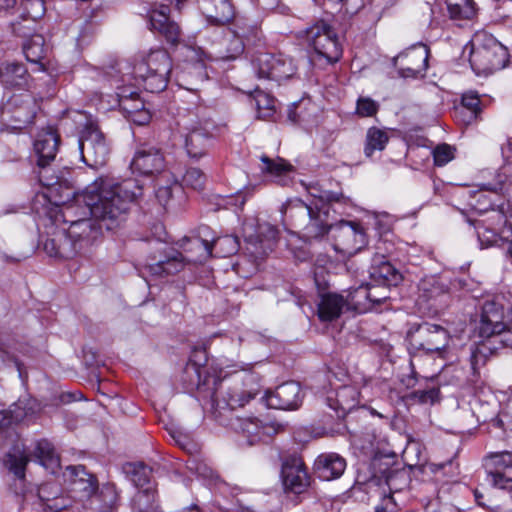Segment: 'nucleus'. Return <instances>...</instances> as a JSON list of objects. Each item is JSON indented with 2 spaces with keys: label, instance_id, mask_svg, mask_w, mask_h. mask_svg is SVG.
Instances as JSON below:
<instances>
[{
  "label": "nucleus",
  "instance_id": "43",
  "mask_svg": "<svg viewBox=\"0 0 512 512\" xmlns=\"http://www.w3.org/2000/svg\"><path fill=\"white\" fill-rule=\"evenodd\" d=\"M261 172L272 177H280L291 172L293 166L282 158L271 159L266 155L260 157Z\"/></svg>",
  "mask_w": 512,
  "mask_h": 512
},
{
  "label": "nucleus",
  "instance_id": "53",
  "mask_svg": "<svg viewBox=\"0 0 512 512\" xmlns=\"http://www.w3.org/2000/svg\"><path fill=\"white\" fill-rule=\"evenodd\" d=\"M453 157V150L448 144L438 145L433 150L434 163L437 166L446 165Z\"/></svg>",
  "mask_w": 512,
  "mask_h": 512
},
{
  "label": "nucleus",
  "instance_id": "59",
  "mask_svg": "<svg viewBox=\"0 0 512 512\" xmlns=\"http://www.w3.org/2000/svg\"><path fill=\"white\" fill-rule=\"evenodd\" d=\"M129 120L132 122L138 124V125H144L149 122L150 120V113L148 110L145 109V107L137 112L133 117H131Z\"/></svg>",
  "mask_w": 512,
  "mask_h": 512
},
{
  "label": "nucleus",
  "instance_id": "49",
  "mask_svg": "<svg viewBox=\"0 0 512 512\" xmlns=\"http://www.w3.org/2000/svg\"><path fill=\"white\" fill-rule=\"evenodd\" d=\"M182 183L195 190H200L204 186L205 175L198 168H189L182 177Z\"/></svg>",
  "mask_w": 512,
  "mask_h": 512
},
{
  "label": "nucleus",
  "instance_id": "7",
  "mask_svg": "<svg viewBox=\"0 0 512 512\" xmlns=\"http://www.w3.org/2000/svg\"><path fill=\"white\" fill-rule=\"evenodd\" d=\"M281 212L284 220L290 221L294 226L300 225L308 219L304 227L305 236L316 239L324 236L329 230H335V226L328 224L319 211H314L300 199H295L283 205Z\"/></svg>",
  "mask_w": 512,
  "mask_h": 512
},
{
  "label": "nucleus",
  "instance_id": "58",
  "mask_svg": "<svg viewBox=\"0 0 512 512\" xmlns=\"http://www.w3.org/2000/svg\"><path fill=\"white\" fill-rule=\"evenodd\" d=\"M156 199L163 206L166 207L172 197V188L169 186L158 187L155 192Z\"/></svg>",
  "mask_w": 512,
  "mask_h": 512
},
{
  "label": "nucleus",
  "instance_id": "56",
  "mask_svg": "<svg viewBox=\"0 0 512 512\" xmlns=\"http://www.w3.org/2000/svg\"><path fill=\"white\" fill-rule=\"evenodd\" d=\"M43 249L49 256L60 257L59 236L47 238L43 243Z\"/></svg>",
  "mask_w": 512,
  "mask_h": 512
},
{
  "label": "nucleus",
  "instance_id": "60",
  "mask_svg": "<svg viewBox=\"0 0 512 512\" xmlns=\"http://www.w3.org/2000/svg\"><path fill=\"white\" fill-rule=\"evenodd\" d=\"M122 94H126L127 99H132L133 97L138 96V92L134 88L125 87V86L119 87L118 91H117L119 105L122 104V99H123Z\"/></svg>",
  "mask_w": 512,
  "mask_h": 512
},
{
  "label": "nucleus",
  "instance_id": "6",
  "mask_svg": "<svg viewBox=\"0 0 512 512\" xmlns=\"http://www.w3.org/2000/svg\"><path fill=\"white\" fill-rule=\"evenodd\" d=\"M476 209L485 214L483 219L471 221L482 248L498 245L500 241H509L512 238V222L505 214L503 204L497 208L479 207Z\"/></svg>",
  "mask_w": 512,
  "mask_h": 512
},
{
  "label": "nucleus",
  "instance_id": "9",
  "mask_svg": "<svg viewBox=\"0 0 512 512\" xmlns=\"http://www.w3.org/2000/svg\"><path fill=\"white\" fill-rule=\"evenodd\" d=\"M252 67L259 79L281 82L293 78L298 71L296 60L285 54L259 53L252 60Z\"/></svg>",
  "mask_w": 512,
  "mask_h": 512
},
{
  "label": "nucleus",
  "instance_id": "39",
  "mask_svg": "<svg viewBox=\"0 0 512 512\" xmlns=\"http://www.w3.org/2000/svg\"><path fill=\"white\" fill-rule=\"evenodd\" d=\"M23 52L27 59V61L35 64H40L41 69H43V65L41 64V60L45 56V40L44 37L40 34L32 35L24 44H23Z\"/></svg>",
  "mask_w": 512,
  "mask_h": 512
},
{
  "label": "nucleus",
  "instance_id": "20",
  "mask_svg": "<svg viewBox=\"0 0 512 512\" xmlns=\"http://www.w3.org/2000/svg\"><path fill=\"white\" fill-rule=\"evenodd\" d=\"M267 405L270 408L292 410L299 407L302 401L301 387L294 381L279 385L273 392L266 394Z\"/></svg>",
  "mask_w": 512,
  "mask_h": 512
},
{
  "label": "nucleus",
  "instance_id": "47",
  "mask_svg": "<svg viewBox=\"0 0 512 512\" xmlns=\"http://www.w3.org/2000/svg\"><path fill=\"white\" fill-rule=\"evenodd\" d=\"M462 109L467 110V123H470L477 119L478 114L481 111L480 98L477 92L468 91L462 96Z\"/></svg>",
  "mask_w": 512,
  "mask_h": 512
},
{
  "label": "nucleus",
  "instance_id": "32",
  "mask_svg": "<svg viewBox=\"0 0 512 512\" xmlns=\"http://www.w3.org/2000/svg\"><path fill=\"white\" fill-rule=\"evenodd\" d=\"M38 496L45 512H62L71 505V500L60 494L56 483L42 484L38 489Z\"/></svg>",
  "mask_w": 512,
  "mask_h": 512
},
{
  "label": "nucleus",
  "instance_id": "33",
  "mask_svg": "<svg viewBox=\"0 0 512 512\" xmlns=\"http://www.w3.org/2000/svg\"><path fill=\"white\" fill-rule=\"evenodd\" d=\"M185 147L191 158H200L206 153L210 140L209 131L200 124L195 123L187 127Z\"/></svg>",
  "mask_w": 512,
  "mask_h": 512
},
{
  "label": "nucleus",
  "instance_id": "16",
  "mask_svg": "<svg viewBox=\"0 0 512 512\" xmlns=\"http://www.w3.org/2000/svg\"><path fill=\"white\" fill-rule=\"evenodd\" d=\"M64 477L73 498L81 503L100 488L96 475L87 471L82 465L66 467Z\"/></svg>",
  "mask_w": 512,
  "mask_h": 512
},
{
  "label": "nucleus",
  "instance_id": "12",
  "mask_svg": "<svg viewBox=\"0 0 512 512\" xmlns=\"http://www.w3.org/2000/svg\"><path fill=\"white\" fill-rule=\"evenodd\" d=\"M259 393V386L256 377L252 374L246 375L244 381L234 382L226 389L215 391L213 402L218 409L229 408L234 410L243 407Z\"/></svg>",
  "mask_w": 512,
  "mask_h": 512
},
{
  "label": "nucleus",
  "instance_id": "27",
  "mask_svg": "<svg viewBox=\"0 0 512 512\" xmlns=\"http://www.w3.org/2000/svg\"><path fill=\"white\" fill-rule=\"evenodd\" d=\"M317 476L324 481L338 479L346 469V460L337 453H323L314 463Z\"/></svg>",
  "mask_w": 512,
  "mask_h": 512
},
{
  "label": "nucleus",
  "instance_id": "3",
  "mask_svg": "<svg viewBox=\"0 0 512 512\" xmlns=\"http://www.w3.org/2000/svg\"><path fill=\"white\" fill-rule=\"evenodd\" d=\"M172 70V60L163 48L151 49L140 55L133 66V76L144 89L159 93L167 87Z\"/></svg>",
  "mask_w": 512,
  "mask_h": 512
},
{
  "label": "nucleus",
  "instance_id": "42",
  "mask_svg": "<svg viewBox=\"0 0 512 512\" xmlns=\"http://www.w3.org/2000/svg\"><path fill=\"white\" fill-rule=\"evenodd\" d=\"M507 152L512 153V142L507 144ZM512 176V161L507 162L502 166L500 172L496 176V180L494 182H487L481 184V189L486 191H491L494 193L504 194L508 192V186L506 185L504 179H508V177Z\"/></svg>",
  "mask_w": 512,
  "mask_h": 512
},
{
  "label": "nucleus",
  "instance_id": "37",
  "mask_svg": "<svg viewBox=\"0 0 512 512\" xmlns=\"http://www.w3.org/2000/svg\"><path fill=\"white\" fill-rule=\"evenodd\" d=\"M230 427L237 433H242L248 437L250 444H254L258 439L263 427L259 420L253 417L242 418L235 416L230 418Z\"/></svg>",
  "mask_w": 512,
  "mask_h": 512
},
{
  "label": "nucleus",
  "instance_id": "44",
  "mask_svg": "<svg viewBox=\"0 0 512 512\" xmlns=\"http://www.w3.org/2000/svg\"><path fill=\"white\" fill-rule=\"evenodd\" d=\"M28 462V454L18 447H14L7 455L8 468L19 479H23L25 477V468Z\"/></svg>",
  "mask_w": 512,
  "mask_h": 512
},
{
  "label": "nucleus",
  "instance_id": "5",
  "mask_svg": "<svg viewBox=\"0 0 512 512\" xmlns=\"http://www.w3.org/2000/svg\"><path fill=\"white\" fill-rule=\"evenodd\" d=\"M306 40L313 49L310 57L314 65L326 66L336 63L342 55L337 33L324 20H319L304 31Z\"/></svg>",
  "mask_w": 512,
  "mask_h": 512
},
{
  "label": "nucleus",
  "instance_id": "24",
  "mask_svg": "<svg viewBox=\"0 0 512 512\" xmlns=\"http://www.w3.org/2000/svg\"><path fill=\"white\" fill-rule=\"evenodd\" d=\"M117 501L118 492L115 485L105 483L81 504L86 512H113Z\"/></svg>",
  "mask_w": 512,
  "mask_h": 512
},
{
  "label": "nucleus",
  "instance_id": "10",
  "mask_svg": "<svg viewBox=\"0 0 512 512\" xmlns=\"http://www.w3.org/2000/svg\"><path fill=\"white\" fill-rule=\"evenodd\" d=\"M98 230L92 219L72 220L66 234L59 235L61 258H72L88 248L96 238Z\"/></svg>",
  "mask_w": 512,
  "mask_h": 512
},
{
  "label": "nucleus",
  "instance_id": "50",
  "mask_svg": "<svg viewBox=\"0 0 512 512\" xmlns=\"http://www.w3.org/2000/svg\"><path fill=\"white\" fill-rule=\"evenodd\" d=\"M378 109V103L369 97H360L357 100L356 113L360 117H372Z\"/></svg>",
  "mask_w": 512,
  "mask_h": 512
},
{
  "label": "nucleus",
  "instance_id": "63",
  "mask_svg": "<svg viewBox=\"0 0 512 512\" xmlns=\"http://www.w3.org/2000/svg\"><path fill=\"white\" fill-rule=\"evenodd\" d=\"M194 70H196L201 78L203 80L206 77V73L204 71V66L202 63H197L193 66Z\"/></svg>",
  "mask_w": 512,
  "mask_h": 512
},
{
  "label": "nucleus",
  "instance_id": "41",
  "mask_svg": "<svg viewBox=\"0 0 512 512\" xmlns=\"http://www.w3.org/2000/svg\"><path fill=\"white\" fill-rule=\"evenodd\" d=\"M126 474L131 476V480L139 490L153 486L150 481L151 469L143 463H127L124 466Z\"/></svg>",
  "mask_w": 512,
  "mask_h": 512
},
{
  "label": "nucleus",
  "instance_id": "36",
  "mask_svg": "<svg viewBox=\"0 0 512 512\" xmlns=\"http://www.w3.org/2000/svg\"><path fill=\"white\" fill-rule=\"evenodd\" d=\"M33 455L43 467L51 470L52 473L60 466V458L55 452L54 446L46 439L36 442Z\"/></svg>",
  "mask_w": 512,
  "mask_h": 512
},
{
  "label": "nucleus",
  "instance_id": "55",
  "mask_svg": "<svg viewBox=\"0 0 512 512\" xmlns=\"http://www.w3.org/2000/svg\"><path fill=\"white\" fill-rule=\"evenodd\" d=\"M170 435L175 443L184 450H189L192 446L190 436L178 429L170 430Z\"/></svg>",
  "mask_w": 512,
  "mask_h": 512
},
{
  "label": "nucleus",
  "instance_id": "46",
  "mask_svg": "<svg viewBox=\"0 0 512 512\" xmlns=\"http://www.w3.org/2000/svg\"><path fill=\"white\" fill-rule=\"evenodd\" d=\"M252 101L257 109L258 117L267 119L275 112V99L264 91L256 90Z\"/></svg>",
  "mask_w": 512,
  "mask_h": 512
},
{
  "label": "nucleus",
  "instance_id": "15",
  "mask_svg": "<svg viewBox=\"0 0 512 512\" xmlns=\"http://www.w3.org/2000/svg\"><path fill=\"white\" fill-rule=\"evenodd\" d=\"M429 49L426 45L418 44L399 53L393 58V65L402 78H417L428 68Z\"/></svg>",
  "mask_w": 512,
  "mask_h": 512
},
{
  "label": "nucleus",
  "instance_id": "18",
  "mask_svg": "<svg viewBox=\"0 0 512 512\" xmlns=\"http://www.w3.org/2000/svg\"><path fill=\"white\" fill-rule=\"evenodd\" d=\"M281 476L284 489L288 492L301 494L310 486V476L298 457H290L283 463Z\"/></svg>",
  "mask_w": 512,
  "mask_h": 512
},
{
  "label": "nucleus",
  "instance_id": "25",
  "mask_svg": "<svg viewBox=\"0 0 512 512\" xmlns=\"http://www.w3.org/2000/svg\"><path fill=\"white\" fill-rule=\"evenodd\" d=\"M197 5L207 20L215 25L229 23L235 15L229 0H197Z\"/></svg>",
  "mask_w": 512,
  "mask_h": 512
},
{
  "label": "nucleus",
  "instance_id": "34",
  "mask_svg": "<svg viewBox=\"0 0 512 512\" xmlns=\"http://www.w3.org/2000/svg\"><path fill=\"white\" fill-rule=\"evenodd\" d=\"M482 338L484 339L483 341L471 348L470 363L474 372L486 363L488 356L497 349L496 344H501L500 335Z\"/></svg>",
  "mask_w": 512,
  "mask_h": 512
},
{
  "label": "nucleus",
  "instance_id": "2",
  "mask_svg": "<svg viewBox=\"0 0 512 512\" xmlns=\"http://www.w3.org/2000/svg\"><path fill=\"white\" fill-rule=\"evenodd\" d=\"M477 330L480 337L500 335L501 344L512 348V295L485 300Z\"/></svg>",
  "mask_w": 512,
  "mask_h": 512
},
{
  "label": "nucleus",
  "instance_id": "61",
  "mask_svg": "<svg viewBox=\"0 0 512 512\" xmlns=\"http://www.w3.org/2000/svg\"><path fill=\"white\" fill-rule=\"evenodd\" d=\"M398 476H405V474L404 473H398V472H391V473H389L387 475V477H386V484L388 485L390 490L398 491V490L401 489L395 483V481L398 478Z\"/></svg>",
  "mask_w": 512,
  "mask_h": 512
},
{
  "label": "nucleus",
  "instance_id": "26",
  "mask_svg": "<svg viewBox=\"0 0 512 512\" xmlns=\"http://www.w3.org/2000/svg\"><path fill=\"white\" fill-rule=\"evenodd\" d=\"M373 282L384 286H397L402 274L383 255H375L369 270Z\"/></svg>",
  "mask_w": 512,
  "mask_h": 512
},
{
  "label": "nucleus",
  "instance_id": "38",
  "mask_svg": "<svg viewBox=\"0 0 512 512\" xmlns=\"http://www.w3.org/2000/svg\"><path fill=\"white\" fill-rule=\"evenodd\" d=\"M388 141L389 135L386 129L370 127L366 133L365 155L371 157L375 151L384 150Z\"/></svg>",
  "mask_w": 512,
  "mask_h": 512
},
{
  "label": "nucleus",
  "instance_id": "21",
  "mask_svg": "<svg viewBox=\"0 0 512 512\" xmlns=\"http://www.w3.org/2000/svg\"><path fill=\"white\" fill-rule=\"evenodd\" d=\"M448 298L449 287L440 277L429 276L419 282V302L430 303V306L437 310L446 304Z\"/></svg>",
  "mask_w": 512,
  "mask_h": 512
},
{
  "label": "nucleus",
  "instance_id": "23",
  "mask_svg": "<svg viewBox=\"0 0 512 512\" xmlns=\"http://www.w3.org/2000/svg\"><path fill=\"white\" fill-rule=\"evenodd\" d=\"M215 247L217 249V253L221 257H228L230 255L235 254L239 249V240L235 236H224L209 242L208 240H203L200 238H195L191 241V249H196L200 251L199 256L195 259V261H202L206 258L210 257L212 254V249Z\"/></svg>",
  "mask_w": 512,
  "mask_h": 512
},
{
  "label": "nucleus",
  "instance_id": "28",
  "mask_svg": "<svg viewBox=\"0 0 512 512\" xmlns=\"http://www.w3.org/2000/svg\"><path fill=\"white\" fill-rule=\"evenodd\" d=\"M335 237L338 246L346 251L358 250L357 245L365 242V234L361 226L355 222L342 221L335 225Z\"/></svg>",
  "mask_w": 512,
  "mask_h": 512
},
{
  "label": "nucleus",
  "instance_id": "54",
  "mask_svg": "<svg viewBox=\"0 0 512 512\" xmlns=\"http://www.w3.org/2000/svg\"><path fill=\"white\" fill-rule=\"evenodd\" d=\"M439 389L438 388H430L427 390H416L413 393L414 398L423 404H433L439 399Z\"/></svg>",
  "mask_w": 512,
  "mask_h": 512
},
{
  "label": "nucleus",
  "instance_id": "13",
  "mask_svg": "<svg viewBox=\"0 0 512 512\" xmlns=\"http://www.w3.org/2000/svg\"><path fill=\"white\" fill-rule=\"evenodd\" d=\"M78 148L83 162L94 168L106 164L109 149L103 133L93 124H88L82 130L78 140Z\"/></svg>",
  "mask_w": 512,
  "mask_h": 512
},
{
  "label": "nucleus",
  "instance_id": "29",
  "mask_svg": "<svg viewBox=\"0 0 512 512\" xmlns=\"http://www.w3.org/2000/svg\"><path fill=\"white\" fill-rule=\"evenodd\" d=\"M180 253H174L165 259H157L153 257L151 262H147L142 270L141 274L151 275L156 277H164L167 275L175 274L183 268V260Z\"/></svg>",
  "mask_w": 512,
  "mask_h": 512
},
{
  "label": "nucleus",
  "instance_id": "1",
  "mask_svg": "<svg viewBox=\"0 0 512 512\" xmlns=\"http://www.w3.org/2000/svg\"><path fill=\"white\" fill-rule=\"evenodd\" d=\"M142 194L143 187L137 180L119 183L110 177H99L86 187L83 202L100 229L114 230L126 221L130 204Z\"/></svg>",
  "mask_w": 512,
  "mask_h": 512
},
{
  "label": "nucleus",
  "instance_id": "48",
  "mask_svg": "<svg viewBox=\"0 0 512 512\" xmlns=\"http://www.w3.org/2000/svg\"><path fill=\"white\" fill-rule=\"evenodd\" d=\"M45 14L43 0H26L23 3V15L26 19L36 21Z\"/></svg>",
  "mask_w": 512,
  "mask_h": 512
},
{
  "label": "nucleus",
  "instance_id": "11",
  "mask_svg": "<svg viewBox=\"0 0 512 512\" xmlns=\"http://www.w3.org/2000/svg\"><path fill=\"white\" fill-rule=\"evenodd\" d=\"M412 347L423 350L426 353H436L444 357L449 347L451 336L447 329L441 325L424 322L419 324L414 331L409 333Z\"/></svg>",
  "mask_w": 512,
  "mask_h": 512
},
{
  "label": "nucleus",
  "instance_id": "52",
  "mask_svg": "<svg viewBox=\"0 0 512 512\" xmlns=\"http://www.w3.org/2000/svg\"><path fill=\"white\" fill-rule=\"evenodd\" d=\"M389 286L379 284H369V296L372 308L390 298Z\"/></svg>",
  "mask_w": 512,
  "mask_h": 512
},
{
  "label": "nucleus",
  "instance_id": "35",
  "mask_svg": "<svg viewBox=\"0 0 512 512\" xmlns=\"http://www.w3.org/2000/svg\"><path fill=\"white\" fill-rule=\"evenodd\" d=\"M345 299L349 310L365 313L372 309L369 294V284H362L345 291Z\"/></svg>",
  "mask_w": 512,
  "mask_h": 512
},
{
  "label": "nucleus",
  "instance_id": "62",
  "mask_svg": "<svg viewBox=\"0 0 512 512\" xmlns=\"http://www.w3.org/2000/svg\"><path fill=\"white\" fill-rule=\"evenodd\" d=\"M233 43L235 44V54L232 55L231 57L235 58L236 55L242 53V51H243V43H242V41L238 37H235V39L233 40Z\"/></svg>",
  "mask_w": 512,
  "mask_h": 512
},
{
  "label": "nucleus",
  "instance_id": "40",
  "mask_svg": "<svg viewBox=\"0 0 512 512\" xmlns=\"http://www.w3.org/2000/svg\"><path fill=\"white\" fill-rule=\"evenodd\" d=\"M132 509L134 512H158V507L155 505L154 486L138 490L132 499Z\"/></svg>",
  "mask_w": 512,
  "mask_h": 512
},
{
  "label": "nucleus",
  "instance_id": "19",
  "mask_svg": "<svg viewBox=\"0 0 512 512\" xmlns=\"http://www.w3.org/2000/svg\"><path fill=\"white\" fill-rule=\"evenodd\" d=\"M149 29L158 32L171 45H177L181 41L182 32L179 25L170 19L169 7L160 5L158 9H152L148 15Z\"/></svg>",
  "mask_w": 512,
  "mask_h": 512
},
{
  "label": "nucleus",
  "instance_id": "14",
  "mask_svg": "<svg viewBox=\"0 0 512 512\" xmlns=\"http://www.w3.org/2000/svg\"><path fill=\"white\" fill-rule=\"evenodd\" d=\"M487 481L495 488L512 490V452H491L484 456Z\"/></svg>",
  "mask_w": 512,
  "mask_h": 512
},
{
  "label": "nucleus",
  "instance_id": "45",
  "mask_svg": "<svg viewBox=\"0 0 512 512\" xmlns=\"http://www.w3.org/2000/svg\"><path fill=\"white\" fill-rule=\"evenodd\" d=\"M452 19H471L475 13L473 0H446Z\"/></svg>",
  "mask_w": 512,
  "mask_h": 512
},
{
  "label": "nucleus",
  "instance_id": "51",
  "mask_svg": "<svg viewBox=\"0 0 512 512\" xmlns=\"http://www.w3.org/2000/svg\"><path fill=\"white\" fill-rule=\"evenodd\" d=\"M122 97V104L119 106L128 119L145 107L144 102L139 98V95L132 99H127L126 94H122Z\"/></svg>",
  "mask_w": 512,
  "mask_h": 512
},
{
  "label": "nucleus",
  "instance_id": "30",
  "mask_svg": "<svg viewBox=\"0 0 512 512\" xmlns=\"http://www.w3.org/2000/svg\"><path fill=\"white\" fill-rule=\"evenodd\" d=\"M29 73L24 64L3 62L0 64V83L6 88H25L29 82Z\"/></svg>",
  "mask_w": 512,
  "mask_h": 512
},
{
  "label": "nucleus",
  "instance_id": "22",
  "mask_svg": "<svg viewBox=\"0 0 512 512\" xmlns=\"http://www.w3.org/2000/svg\"><path fill=\"white\" fill-rule=\"evenodd\" d=\"M131 169L142 175H152L161 172L165 166L161 151L151 146H141L135 153Z\"/></svg>",
  "mask_w": 512,
  "mask_h": 512
},
{
  "label": "nucleus",
  "instance_id": "8",
  "mask_svg": "<svg viewBox=\"0 0 512 512\" xmlns=\"http://www.w3.org/2000/svg\"><path fill=\"white\" fill-rule=\"evenodd\" d=\"M59 145V136L53 130L42 131L34 142L37 160V174L41 185L52 187L59 183V177L51 173L50 164L54 161Z\"/></svg>",
  "mask_w": 512,
  "mask_h": 512
},
{
  "label": "nucleus",
  "instance_id": "4",
  "mask_svg": "<svg viewBox=\"0 0 512 512\" xmlns=\"http://www.w3.org/2000/svg\"><path fill=\"white\" fill-rule=\"evenodd\" d=\"M470 64L478 75H489L507 62L506 48L490 33L478 31L470 41Z\"/></svg>",
  "mask_w": 512,
  "mask_h": 512
},
{
  "label": "nucleus",
  "instance_id": "17",
  "mask_svg": "<svg viewBox=\"0 0 512 512\" xmlns=\"http://www.w3.org/2000/svg\"><path fill=\"white\" fill-rule=\"evenodd\" d=\"M276 226L264 222L257 226L256 234H248L244 229V237L247 244V251L255 258H261L273 250L278 239Z\"/></svg>",
  "mask_w": 512,
  "mask_h": 512
},
{
  "label": "nucleus",
  "instance_id": "57",
  "mask_svg": "<svg viewBox=\"0 0 512 512\" xmlns=\"http://www.w3.org/2000/svg\"><path fill=\"white\" fill-rule=\"evenodd\" d=\"M397 505L391 495L384 496L381 504H379L375 512H397Z\"/></svg>",
  "mask_w": 512,
  "mask_h": 512
},
{
  "label": "nucleus",
  "instance_id": "64",
  "mask_svg": "<svg viewBox=\"0 0 512 512\" xmlns=\"http://www.w3.org/2000/svg\"><path fill=\"white\" fill-rule=\"evenodd\" d=\"M15 3L16 0H0V9L13 7Z\"/></svg>",
  "mask_w": 512,
  "mask_h": 512
},
{
  "label": "nucleus",
  "instance_id": "31",
  "mask_svg": "<svg viewBox=\"0 0 512 512\" xmlns=\"http://www.w3.org/2000/svg\"><path fill=\"white\" fill-rule=\"evenodd\" d=\"M349 310L345 296L338 293H325L318 303V317L321 321L330 322Z\"/></svg>",
  "mask_w": 512,
  "mask_h": 512
}]
</instances>
